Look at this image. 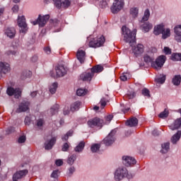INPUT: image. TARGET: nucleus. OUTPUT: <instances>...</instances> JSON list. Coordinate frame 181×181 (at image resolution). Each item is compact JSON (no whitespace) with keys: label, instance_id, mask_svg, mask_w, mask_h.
<instances>
[{"label":"nucleus","instance_id":"f257e3e1","mask_svg":"<svg viewBox=\"0 0 181 181\" xmlns=\"http://www.w3.org/2000/svg\"><path fill=\"white\" fill-rule=\"evenodd\" d=\"M144 62L146 63H151V67L156 69V70H160L163 67V64L166 62V57L164 55L159 56L155 62H153V57H150L148 54L144 55Z\"/></svg>","mask_w":181,"mask_h":181},{"label":"nucleus","instance_id":"f03ea898","mask_svg":"<svg viewBox=\"0 0 181 181\" xmlns=\"http://www.w3.org/2000/svg\"><path fill=\"white\" fill-rule=\"evenodd\" d=\"M122 37L123 40L124 42H127V43H129L132 45V43H135L136 40V30H134L133 31H131L127 26H123L122 28Z\"/></svg>","mask_w":181,"mask_h":181},{"label":"nucleus","instance_id":"7ed1b4c3","mask_svg":"<svg viewBox=\"0 0 181 181\" xmlns=\"http://www.w3.org/2000/svg\"><path fill=\"white\" fill-rule=\"evenodd\" d=\"M104 70V67L101 65H96L93 66L90 72H84L80 76L81 80L83 81H91L93 78L94 77L95 73H101Z\"/></svg>","mask_w":181,"mask_h":181},{"label":"nucleus","instance_id":"20e7f679","mask_svg":"<svg viewBox=\"0 0 181 181\" xmlns=\"http://www.w3.org/2000/svg\"><path fill=\"white\" fill-rule=\"evenodd\" d=\"M125 177H127V179H131V177H132V176L128 173V170L125 168H119L115 170L114 173V179L115 181L123 180Z\"/></svg>","mask_w":181,"mask_h":181},{"label":"nucleus","instance_id":"39448f33","mask_svg":"<svg viewBox=\"0 0 181 181\" xmlns=\"http://www.w3.org/2000/svg\"><path fill=\"white\" fill-rule=\"evenodd\" d=\"M51 77L59 78V77H64L67 74V68L62 65H58L55 69L49 72Z\"/></svg>","mask_w":181,"mask_h":181},{"label":"nucleus","instance_id":"423d86ee","mask_svg":"<svg viewBox=\"0 0 181 181\" xmlns=\"http://www.w3.org/2000/svg\"><path fill=\"white\" fill-rule=\"evenodd\" d=\"M17 23L20 28V33H23L24 35L28 33L29 28H28V24L26 23V18L23 16H18Z\"/></svg>","mask_w":181,"mask_h":181},{"label":"nucleus","instance_id":"0eeeda50","mask_svg":"<svg viewBox=\"0 0 181 181\" xmlns=\"http://www.w3.org/2000/svg\"><path fill=\"white\" fill-rule=\"evenodd\" d=\"M105 43V37L103 35H98L96 38L89 42V47H101Z\"/></svg>","mask_w":181,"mask_h":181},{"label":"nucleus","instance_id":"6e6552de","mask_svg":"<svg viewBox=\"0 0 181 181\" xmlns=\"http://www.w3.org/2000/svg\"><path fill=\"white\" fill-rule=\"evenodd\" d=\"M124 5H125L124 0H115L110 8L112 13H118V12L124 8Z\"/></svg>","mask_w":181,"mask_h":181},{"label":"nucleus","instance_id":"1a4fd4ad","mask_svg":"<svg viewBox=\"0 0 181 181\" xmlns=\"http://www.w3.org/2000/svg\"><path fill=\"white\" fill-rule=\"evenodd\" d=\"M115 134H117V130L113 129L110 133L103 139V144L106 146H110L115 142Z\"/></svg>","mask_w":181,"mask_h":181},{"label":"nucleus","instance_id":"9d476101","mask_svg":"<svg viewBox=\"0 0 181 181\" xmlns=\"http://www.w3.org/2000/svg\"><path fill=\"white\" fill-rule=\"evenodd\" d=\"M130 46H132V53L136 57H139L145 52V47L142 44H138L135 46L130 44Z\"/></svg>","mask_w":181,"mask_h":181},{"label":"nucleus","instance_id":"9b49d317","mask_svg":"<svg viewBox=\"0 0 181 181\" xmlns=\"http://www.w3.org/2000/svg\"><path fill=\"white\" fill-rule=\"evenodd\" d=\"M49 18L50 16L49 15H45L44 16L40 15L38 16V18L36 21H33V25H39L40 28H43V26H45V25L47 23V21H49Z\"/></svg>","mask_w":181,"mask_h":181},{"label":"nucleus","instance_id":"f8f14e48","mask_svg":"<svg viewBox=\"0 0 181 181\" xmlns=\"http://www.w3.org/2000/svg\"><path fill=\"white\" fill-rule=\"evenodd\" d=\"M6 93L10 96L13 95L15 98H19L22 94V89L19 88H14L12 87H8L7 88Z\"/></svg>","mask_w":181,"mask_h":181},{"label":"nucleus","instance_id":"ddd939ff","mask_svg":"<svg viewBox=\"0 0 181 181\" xmlns=\"http://www.w3.org/2000/svg\"><path fill=\"white\" fill-rule=\"evenodd\" d=\"M104 124V121L103 119L96 117L93 119H90L88 122V125L90 127V128H94V127H103V124Z\"/></svg>","mask_w":181,"mask_h":181},{"label":"nucleus","instance_id":"4468645a","mask_svg":"<svg viewBox=\"0 0 181 181\" xmlns=\"http://www.w3.org/2000/svg\"><path fill=\"white\" fill-rule=\"evenodd\" d=\"M122 160L125 166H134L136 163V160L132 156H124L122 157Z\"/></svg>","mask_w":181,"mask_h":181},{"label":"nucleus","instance_id":"2eb2a0df","mask_svg":"<svg viewBox=\"0 0 181 181\" xmlns=\"http://www.w3.org/2000/svg\"><path fill=\"white\" fill-rule=\"evenodd\" d=\"M4 35L9 37L10 39H13V37L16 35V30L13 27H6L4 30Z\"/></svg>","mask_w":181,"mask_h":181},{"label":"nucleus","instance_id":"dca6fc26","mask_svg":"<svg viewBox=\"0 0 181 181\" xmlns=\"http://www.w3.org/2000/svg\"><path fill=\"white\" fill-rule=\"evenodd\" d=\"M53 1L57 8H62V6L67 8L70 6V1L69 0H53Z\"/></svg>","mask_w":181,"mask_h":181},{"label":"nucleus","instance_id":"f3484780","mask_svg":"<svg viewBox=\"0 0 181 181\" xmlns=\"http://www.w3.org/2000/svg\"><path fill=\"white\" fill-rule=\"evenodd\" d=\"M28 170H23L18 171L16 173H15L13 175V181H18L19 179H22V177H24V176H26L28 175Z\"/></svg>","mask_w":181,"mask_h":181},{"label":"nucleus","instance_id":"a211bd4d","mask_svg":"<svg viewBox=\"0 0 181 181\" xmlns=\"http://www.w3.org/2000/svg\"><path fill=\"white\" fill-rule=\"evenodd\" d=\"M29 102L23 101L19 105L18 108L16 110V112H25L28 111V110H29Z\"/></svg>","mask_w":181,"mask_h":181},{"label":"nucleus","instance_id":"6ab92c4d","mask_svg":"<svg viewBox=\"0 0 181 181\" xmlns=\"http://www.w3.org/2000/svg\"><path fill=\"white\" fill-rule=\"evenodd\" d=\"M175 40L181 42V25H177L174 28Z\"/></svg>","mask_w":181,"mask_h":181},{"label":"nucleus","instance_id":"aec40b11","mask_svg":"<svg viewBox=\"0 0 181 181\" xmlns=\"http://www.w3.org/2000/svg\"><path fill=\"white\" fill-rule=\"evenodd\" d=\"M76 57L81 64L84 63V61L86 60V52L79 49L76 53Z\"/></svg>","mask_w":181,"mask_h":181},{"label":"nucleus","instance_id":"412c9836","mask_svg":"<svg viewBox=\"0 0 181 181\" xmlns=\"http://www.w3.org/2000/svg\"><path fill=\"white\" fill-rule=\"evenodd\" d=\"M181 131H177L174 135L170 138V142L173 145H176L179 141H180Z\"/></svg>","mask_w":181,"mask_h":181},{"label":"nucleus","instance_id":"4be33fe9","mask_svg":"<svg viewBox=\"0 0 181 181\" xmlns=\"http://www.w3.org/2000/svg\"><path fill=\"white\" fill-rule=\"evenodd\" d=\"M165 25H163V24H158L154 27L153 34L156 36H159V35L163 33Z\"/></svg>","mask_w":181,"mask_h":181},{"label":"nucleus","instance_id":"5701e85b","mask_svg":"<svg viewBox=\"0 0 181 181\" xmlns=\"http://www.w3.org/2000/svg\"><path fill=\"white\" fill-rule=\"evenodd\" d=\"M54 144H56V137H52L50 140L45 141V148L47 151H49L52 149L53 146H54Z\"/></svg>","mask_w":181,"mask_h":181},{"label":"nucleus","instance_id":"b1692460","mask_svg":"<svg viewBox=\"0 0 181 181\" xmlns=\"http://www.w3.org/2000/svg\"><path fill=\"white\" fill-rule=\"evenodd\" d=\"M170 129H181V118L177 119L172 124L169 126Z\"/></svg>","mask_w":181,"mask_h":181},{"label":"nucleus","instance_id":"393cba45","mask_svg":"<svg viewBox=\"0 0 181 181\" xmlns=\"http://www.w3.org/2000/svg\"><path fill=\"white\" fill-rule=\"evenodd\" d=\"M141 23L143 24L141 25V28L145 33H147V32H149V30H152V28H153V25L150 22H144Z\"/></svg>","mask_w":181,"mask_h":181},{"label":"nucleus","instance_id":"a878e982","mask_svg":"<svg viewBox=\"0 0 181 181\" xmlns=\"http://www.w3.org/2000/svg\"><path fill=\"white\" fill-rule=\"evenodd\" d=\"M130 16L132 18H138V15H139V8L138 7H132L129 11Z\"/></svg>","mask_w":181,"mask_h":181},{"label":"nucleus","instance_id":"bb28decb","mask_svg":"<svg viewBox=\"0 0 181 181\" xmlns=\"http://www.w3.org/2000/svg\"><path fill=\"white\" fill-rule=\"evenodd\" d=\"M149 18H151V11H149V9L147 8L144 11V13L141 21V23L148 22V21H149Z\"/></svg>","mask_w":181,"mask_h":181},{"label":"nucleus","instance_id":"cd10ccee","mask_svg":"<svg viewBox=\"0 0 181 181\" xmlns=\"http://www.w3.org/2000/svg\"><path fill=\"white\" fill-rule=\"evenodd\" d=\"M161 148L162 153H168L169 149H170V143L169 141L163 143L161 145Z\"/></svg>","mask_w":181,"mask_h":181},{"label":"nucleus","instance_id":"c85d7f7f","mask_svg":"<svg viewBox=\"0 0 181 181\" xmlns=\"http://www.w3.org/2000/svg\"><path fill=\"white\" fill-rule=\"evenodd\" d=\"M80 105H81V103L80 101H76L73 103L71 105L70 110L72 112H74V111H78L80 110Z\"/></svg>","mask_w":181,"mask_h":181},{"label":"nucleus","instance_id":"c756f323","mask_svg":"<svg viewBox=\"0 0 181 181\" xmlns=\"http://www.w3.org/2000/svg\"><path fill=\"white\" fill-rule=\"evenodd\" d=\"M126 125H127V127H136V125H138V119L135 117L131 118L127 121Z\"/></svg>","mask_w":181,"mask_h":181},{"label":"nucleus","instance_id":"7c9ffc66","mask_svg":"<svg viewBox=\"0 0 181 181\" xmlns=\"http://www.w3.org/2000/svg\"><path fill=\"white\" fill-rule=\"evenodd\" d=\"M155 81H156L158 84H163V83L166 81V76L160 74L156 77Z\"/></svg>","mask_w":181,"mask_h":181},{"label":"nucleus","instance_id":"2f4dec72","mask_svg":"<svg viewBox=\"0 0 181 181\" xmlns=\"http://www.w3.org/2000/svg\"><path fill=\"white\" fill-rule=\"evenodd\" d=\"M59 105H54L53 107L50 108V110H48V114L49 115H54L59 112Z\"/></svg>","mask_w":181,"mask_h":181},{"label":"nucleus","instance_id":"473e14b6","mask_svg":"<svg viewBox=\"0 0 181 181\" xmlns=\"http://www.w3.org/2000/svg\"><path fill=\"white\" fill-rule=\"evenodd\" d=\"M57 87H59L57 82L52 83L49 87V93L51 94H55L56 91H57Z\"/></svg>","mask_w":181,"mask_h":181},{"label":"nucleus","instance_id":"72a5a7b5","mask_svg":"<svg viewBox=\"0 0 181 181\" xmlns=\"http://www.w3.org/2000/svg\"><path fill=\"white\" fill-rule=\"evenodd\" d=\"M86 146V143L84 141H81L74 148L75 152H82Z\"/></svg>","mask_w":181,"mask_h":181},{"label":"nucleus","instance_id":"f704fd0d","mask_svg":"<svg viewBox=\"0 0 181 181\" xmlns=\"http://www.w3.org/2000/svg\"><path fill=\"white\" fill-rule=\"evenodd\" d=\"M163 39H168L170 36V28H164L163 33H161Z\"/></svg>","mask_w":181,"mask_h":181},{"label":"nucleus","instance_id":"c9c22d12","mask_svg":"<svg viewBox=\"0 0 181 181\" xmlns=\"http://www.w3.org/2000/svg\"><path fill=\"white\" fill-rule=\"evenodd\" d=\"M181 83V76L180 75H175L173 78V84H174V86H179Z\"/></svg>","mask_w":181,"mask_h":181},{"label":"nucleus","instance_id":"e433bc0d","mask_svg":"<svg viewBox=\"0 0 181 181\" xmlns=\"http://www.w3.org/2000/svg\"><path fill=\"white\" fill-rule=\"evenodd\" d=\"M6 54L7 56H11V57H16L19 54V51L16 49L8 50L6 52Z\"/></svg>","mask_w":181,"mask_h":181},{"label":"nucleus","instance_id":"4c0bfd02","mask_svg":"<svg viewBox=\"0 0 181 181\" xmlns=\"http://www.w3.org/2000/svg\"><path fill=\"white\" fill-rule=\"evenodd\" d=\"M32 72L30 71H24L21 74V79L25 80V78H29V77H31Z\"/></svg>","mask_w":181,"mask_h":181},{"label":"nucleus","instance_id":"58836bf2","mask_svg":"<svg viewBox=\"0 0 181 181\" xmlns=\"http://www.w3.org/2000/svg\"><path fill=\"white\" fill-rule=\"evenodd\" d=\"M171 60H173V62H181V54H173L171 55Z\"/></svg>","mask_w":181,"mask_h":181},{"label":"nucleus","instance_id":"ea45409f","mask_svg":"<svg viewBox=\"0 0 181 181\" xmlns=\"http://www.w3.org/2000/svg\"><path fill=\"white\" fill-rule=\"evenodd\" d=\"M88 93V90L87 89H83V88H79L76 90V94L79 97H82L83 95H86Z\"/></svg>","mask_w":181,"mask_h":181},{"label":"nucleus","instance_id":"a19ab883","mask_svg":"<svg viewBox=\"0 0 181 181\" xmlns=\"http://www.w3.org/2000/svg\"><path fill=\"white\" fill-rule=\"evenodd\" d=\"M76 159H77V156L75 154H73L72 156H70L68 158L67 163H69V165H73V163H74Z\"/></svg>","mask_w":181,"mask_h":181},{"label":"nucleus","instance_id":"79ce46f5","mask_svg":"<svg viewBox=\"0 0 181 181\" xmlns=\"http://www.w3.org/2000/svg\"><path fill=\"white\" fill-rule=\"evenodd\" d=\"M129 78H131V74H129V73H123L122 76H120V80H122V81H127Z\"/></svg>","mask_w":181,"mask_h":181},{"label":"nucleus","instance_id":"37998d69","mask_svg":"<svg viewBox=\"0 0 181 181\" xmlns=\"http://www.w3.org/2000/svg\"><path fill=\"white\" fill-rule=\"evenodd\" d=\"M141 93L144 97H147V98H151V92L146 88L142 89Z\"/></svg>","mask_w":181,"mask_h":181},{"label":"nucleus","instance_id":"c03bdc74","mask_svg":"<svg viewBox=\"0 0 181 181\" xmlns=\"http://www.w3.org/2000/svg\"><path fill=\"white\" fill-rule=\"evenodd\" d=\"M101 147V146L98 144H95L91 146L90 149L92 151V152H97V151L100 150V148Z\"/></svg>","mask_w":181,"mask_h":181},{"label":"nucleus","instance_id":"a18cd8bd","mask_svg":"<svg viewBox=\"0 0 181 181\" xmlns=\"http://www.w3.org/2000/svg\"><path fill=\"white\" fill-rule=\"evenodd\" d=\"M107 103H108V99H106L105 98H103L100 102L101 108H104V107L107 105Z\"/></svg>","mask_w":181,"mask_h":181},{"label":"nucleus","instance_id":"49530a36","mask_svg":"<svg viewBox=\"0 0 181 181\" xmlns=\"http://www.w3.org/2000/svg\"><path fill=\"white\" fill-rule=\"evenodd\" d=\"M18 142L19 144H25V142H26V136L25 135L20 136L18 139Z\"/></svg>","mask_w":181,"mask_h":181},{"label":"nucleus","instance_id":"de8ad7c7","mask_svg":"<svg viewBox=\"0 0 181 181\" xmlns=\"http://www.w3.org/2000/svg\"><path fill=\"white\" fill-rule=\"evenodd\" d=\"M168 115H169V112H168V110H164L163 112L159 114L158 117L160 118H167Z\"/></svg>","mask_w":181,"mask_h":181},{"label":"nucleus","instance_id":"09e8293b","mask_svg":"<svg viewBox=\"0 0 181 181\" xmlns=\"http://www.w3.org/2000/svg\"><path fill=\"white\" fill-rule=\"evenodd\" d=\"M73 135V130H70L66 133V135L64 136V137H62L63 141H67L69 139V136H71Z\"/></svg>","mask_w":181,"mask_h":181},{"label":"nucleus","instance_id":"8fccbe9b","mask_svg":"<svg viewBox=\"0 0 181 181\" xmlns=\"http://www.w3.org/2000/svg\"><path fill=\"white\" fill-rule=\"evenodd\" d=\"M59 170H55L52 172L51 177H54V179H57L59 177Z\"/></svg>","mask_w":181,"mask_h":181},{"label":"nucleus","instance_id":"3c124183","mask_svg":"<svg viewBox=\"0 0 181 181\" xmlns=\"http://www.w3.org/2000/svg\"><path fill=\"white\" fill-rule=\"evenodd\" d=\"M74 172H76V168L72 166L69 168L67 174L69 175V176H71V175H73Z\"/></svg>","mask_w":181,"mask_h":181},{"label":"nucleus","instance_id":"603ef678","mask_svg":"<svg viewBox=\"0 0 181 181\" xmlns=\"http://www.w3.org/2000/svg\"><path fill=\"white\" fill-rule=\"evenodd\" d=\"M69 148H70V146L67 143H65L62 146V151H63V152H67V151L69 150Z\"/></svg>","mask_w":181,"mask_h":181},{"label":"nucleus","instance_id":"864d4df0","mask_svg":"<svg viewBox=\"0 0 181 181\" xmlns=\"http://www.w3.org/2000/svg\"><path fill=\"white\" fill-rule=\"evenodd\" d=\"M163 52L165 54H170V53H172V49L168 47H165Z\"/></svg>","mask_w":181,"mask_h":181},{"label":"nucleus","instance_id":"5fc2aeb1","mask_svg":"<svg viewBox=\"0 0 181 181\" xmlns=\"http://www.w3.org/2000/svg\"><path fill=\"white\" fill-rule=\"evenodd\" d=\"M43 124H45V121L42 119H40L37 120V126L40 128V127L43 126Z\"/></svg>","mask_w":181,"mask_h":181},{"label":"nucleus","instance_id":"6e6d98bb","mask_svg":"<svg viewBox=\"0 0 181 181\" xmlns=\"http://www.w3.org/2000/svg\"><path fill=\"white\" fill-rule=\"evenodd\" d=\"M114 118V116L112 115H109L108 116L106 117V124H110L111 122V120Z\"/></svg>","mask_w":181,"mask_h":181},{"label":"nucleus","instance_id":"4d7b16f0","mask_svg":"<svg viewBox=\"0 0 181 181\" xmlns=\"http://www.w3.org/2000/svg\"><path fill=\"white\" fill-rule=\"evenodd\" d=\"M44 52L47 54H50V53H52V49H50V47H45L44 48Z\"/></svg>","mask_w":181,"mask_h":181},{"label":"nucleus","instance_id":"13d9d810","mask_svg":"<svg viewBox=\"0 0 181 181\" xmlns=\"http://www.w3.org/2000/svg\"><path fill=\"white\" fill-rule=\"evenodd\" d=\"M69 114H70V110H69V107L65 106V107L64 108V115H69Z\"/></svg>","mask_w":181,"mask_h":181},{"label":"nucleus","instance_id":"bf43d9fd","mask_svg":"<svg viewBox=\"0 0 181 181\" xmlns=\"http://www.w3.org/2000/svg\"><path fill=\"white\" fill-rule=\"evenodd\" d=\"M55 165H57V166H62V165H63V160L62 159H58L55 161Z\"/></svg>","mask_w":181,"mask_h":181},{"label":"nucleus","instance_id":"052dcab7","mask_svg":"<svg viewBox=\"0 0 181 181\" xmlns=\"http://www.w3.org/2000/svg\"><path fill=\"white\" fill-rule=\"evenodd\" d=\"M25 125H30V117L27 116L25 119Z\"/></svg>","mask_w":181,"mask_h":181},{"label":"nucleus","instance_id":"680f3d73","mask_svg":"<svg viewBox=\"0 0 181 181\" xmlns=\"http://www.w3.org/2000/svg\"><path fill=\"white\" fill-rule=\"evenodd\" d=\"M15 132V128L13 127H9L7 130H6V134L8 135H9V134H12V132Z\"/></svg>","mask_w":181,"mask_h":181},{"label":"nucleus","instance_id":"e2e57ef3","mask_svg":"<svg viewBox=\"0 0 181 181\" xmlns=\"http://www.w3.org/2000/svg\"><path fill=\"white\" fill-rule=\"evenodd\" d=\"M127 97L128 98H129V100L134 98V97H135V92H132L130 93H128Z\"/></svg>","mask_w":181,"mask_h":181},{"label":"nucleus","instance_id":"0e129e2a","mask_svg":"<svg viewBox=\"0 0 181 181\" xmlns=\"http://www.w3.org/2000/svg\"><path fill=\"white\" fill-rule=\"evenodd\" d=\"M12 11H13V12H18V11H19V6H18V5H15L12 8Z\"/></svg>","mask_w":181,"mask_h":181},{"label":"nucleus","instance_id":"69168bd1","mask_svg":"<svg viewBox=\"0 0 181 181\" xmlns=\"http://www.w3.org/2000/svg\"><path fill=\"white\" fill-rule=\"evenodd\" d=\"M62 124H64V121H63V120L61 119L59 123H55V125H56L57 127H62Z\"/></svg>","mask_w":181,"mask_h":181},{"label":"nucleus","instance_id":"338daca9","mask_svg":"<svg viewBox=\"0 0 181 181\" xmlns=\"http://www.w3.org/2000/svg\"><path fill=\"white\" fill-rule=\"evenodd\" d=\"M32 62H37V56L35 55L34 57H33L31 58Z\"/></svg>","mask_w":181,"mask_h":181},{"label":"nucleus","instance_id":"774afa93","mask_svg":"<svg viewBox=\"0 0 181 181\" xmlns=\"http://www.w3.org/2000/svg\"><path fill=\"white\" fill-rule=\"evenodd\" d=\"M30 95L33 98L36 97V95H37V92L34 91V92L31 93Z\"/></svg>","mask_w":181,"mask_h":181}]
</instances>
